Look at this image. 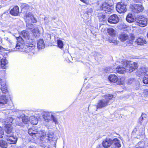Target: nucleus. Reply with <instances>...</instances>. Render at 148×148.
<instances>
[{
	"label": "nucleus",
	"instance_id": "1",
	"mask_svg": "<svg viewBox=\"0 0 148 148\" xmlns=\"http://www.w3.org/2000/svg\"><path fill=\"white\" fill-rule=\"evenodd\" d=\"M118 62L121 65L116 68V71L119 73L123 74L126 72H132L137 67L136 63L132 62L126 60Z\"/></svg>",
	"mask_w": 148,
	"mask_h": 148
},
{
	"label": "nucleus",
	"instance_id": "2",
	"mask_svg": "<svg viewBox=\"0 0 148 148\" xmlns=\"http://www.w3.org/2000/svg\"><path fill=\"white\" fill-rule=\"evenodd\" d=\"M42 116L44 121L46 122H49L52 121V122L55 124H58V120L57 116H55L52 112L44 111L42 113Z\"/></svg>",
	"mask_w": 148,
	"mask_h": 148
},
{
	"label": "nucleus",
	"instance_id": "3",
	"mask_svg": "<svg viewBox=\"0 0 148 148\" xmlns=\"http://www.w3.org/2000/svg\"><path fill=\"white\" fill-rule=\"evenodd\" d=\"M104 97L105 99L100 100L99 101L97 106V109L102 108L111 103L110 101L113 98V95H112L108 94L104 96Z\"/></svg>",
	"mask_w": 148,
	"mask_h": 148
},
{
	"label": "nucleus",
	"instance_id": "4",
	"mask_svg": "<svg viewBox=\"0 0 148 148\" xmlns=\"http://www.w3.org/2000/svg\"><path fill=\"white\" fill-rule=\"evenodd\" d=\"M114 6L112 3H109L106 2L103 3L100 6V9L105 11L106 13L111 12L114 9Z\"/></svg>",
	"mask_w": 148,
	"mask_h": 148
},
{
	"label": "nucleus",
	"instance_id": "5",
	"mask_svg": "<svg viewBox=\"0 0 148 148\" xmlns=\"http://www.w3.org/2000/svg\"><path fill=\"white\" fill-rule=\"evenodd\" d=\"M28 133L31 136H33L34 137L35 136L37 137V138L44 136L45 135V133L43 132L34 130L32 128L29 129Z\"/></svg>",
	"mask_w": 148,
	"mask_h": 148
},
{
	"label": "nucleus",
	"instance_id": "6",
	"mask_svg": "<svg viewBox=\"0 0 148 148\" xmlns=\"http://www.w3.org/2000/svg\"><path fill=\"white\" fill-rule=\"evenodd\" d=\"M117 11L120 13H125L127 10L126 5L122 2L118 3L116 6Z\"/></svg>",
	"mask_w": 148,
	"mask_h": 148
},
{
	"label": "nucleus",
	"instance_id": "7",
	"mask_svg": "<svg viewBox=\"0 0 148 148\" xmlns=\"http://www.w3.org/2000/svg\"><path fill=\"white\" fill-rule=\"evenodd\" d=\"M132 11L135 13L142 12L144 9L143 6L140 4H134L130 6Z\"/></svg>",
	"mask_w": 148,
	"mask_h": 148
},
{
	"label": "nucleus",
	"instance_id": "8",
	"mask_svg": "<svg viewBox=\"0 0 148 148\" xmlns=\"http://www.w3.org/2000/svg\"><path fill=\"white\" fill-rule=\"evenodd\" d=\"M137 25L141 27L146 26L147 24V19L143 16H140L137 20Z\"/></svg>",
	"mask_w": 148,
	"mask_h": 148
},
{
	"label": "nucleus",
	"instance_id": "9",
	"mask_svg": "<svg viewBox=\"0 0 148 148\" xmlns=\"http://www.w3.org/2000/svg\"><path fill=\"white\" fill-rule=\"evenodd\" d=\"M18 42L16 45L14 51H18V50L21 49L24 47V40L21 37H19L17 38Z\"/></svg>",
	"mask_w": 148,
	"mask_h": 148
},
{
	"label": "nucleus",
	"instance_id": "10",
	"mask_svg": "<svg viewBox=\"0 0 148 148\" xmlns=\"http://www.w3.org/2000/svg\"><path fill=\"white\" fill-rule=\"evenodd\" d=\"M119 17L115 14L110 16L108 19V21L111 24H115L117 23L119 21Z\"/></svg>",
	"mask_w": 148,
	"mask_h": 148
},
{
	"label": "nucleus",
	"instance_id": "11",
	"mask_svg": "<svg viewBox=\"0 0 148 148\" xmlns=\"http://www.w3.org/2000/svg\"><path fill=\"white\" fill-rule=\"evenodd\" d=\"M6 139L8 142V144L9 145L11 144H16L17 141V138L13 136V135H6Z\"/></svg>",
	"mask_w": 148,
	"mask_h": 148
},
{
	"label": "nucleus",
	"instance_id": "12",
	"mask_svg": "<svg viewBox=\"0 0 148 148\" xmlns=\"http://www.w3.org/2000/svg\"><path fill=\"white\" fill-rule=\"evenodd\" d=\"M5 126L4 130L8 134L12 135L13 132V127L11 124L5 123Z\"/></svg>",
	"mask_w": 148,
	"mask_h": 148
},
{
	"label": "nucleus",
	"instance_id": "13",
	"mask_svg": "<svg viewBox=\"0 0 148 148\" xmlns=\"http://www.w3.org/2000/svg\"><path fill=\"white\" fill-rule=\"evenodd\" d=\"M24 18L25 19H27V18H28V19H30L32 23H36V19L34 17L33 15L30 12H26L24 15Z\"/></svg>",
	"mask_w": 148,
	"mask_h": 148
},
{
	"label": "nucleus",
	"instance_id": "14",
	"mask_svg": "<svg viewBox=\"0 0 148 148\" xmlns=\"http://www.w3.org/2000/svg\"><path fill=\"white\" fill-rule=\"evenodd\" d=\"M113 143V140L110 138H107L102 142V145L103 147L108 148L110 147Z\"/></svg>",
	"mask_w": 148,
	"mask_h": 148
},
{
	"label": "nucleus",
	"instance_id": "15",
	"mask_svg": "<svg viewBox=\"0 0 148 148\" xmlns=\"http://www.w3.org/2000/svg\"><path fill=\"white\" fill-rule=\"evenodd\" d=\"M16 120L17 121H20V123H17L19 125H21V124L22 122L23 123L25 124L27 123L28 121V117L26 116H24L23 118L20 117L16 119Z\"/></svg>",
	"mask_w": 148,
	"mask_h": 148
},
{
	"label": "nucleus",
	"instance_id": "16",
	"mask_svg": "<svg viewBox=\"0 0 148 148\" xmlns=\"http://www.w3.org/2000/svg\"><path fill=\"white\" fill-rule=\"evenodd\" d=\"M32 36L35 38L38 37L40 34V31L38 27H36L31 31Z\"/></svg>",
	"mask_w": 148,
	"mask_h": 148
},
{
	"label": "nucleus",
	"instance_id": "17",
	"mask_svg": "<svg viewBox=\"0 0 148 148\" xmlns=\"http://www.w3.org/2000/svg\"><path fill=\"white\" fill-rule=\"evenodd\" d=\"M129 36L125 33H122L119 35V39L122 42H124L128 39Z\"/></svg>",
	"mask_w": 148,
	"mask_h": 148
},
{
	"label": "nucleus",
	"instance_id": "18",
	"mask_svg": "<svg viewBox=\"0 0 148 148\" xmlns=\"http://www.w3.org/2000/svg\"><path fill=\"white\" fill-rule=\"evenodd\" d=\"M137 45H142L146 43V41L145 39L142 37H139L135 41Z\"/></svg>",
	"mask_w": 148,
	"mask_h": 148
},
{
	"label": "nucleus",
	"instance_id": "19",
	"mask_svg": "<svg viewBox=\"0 0 148 148\" xmlns=\"http://www.w3.org/2000/svg\"><path fill=\"white\" fill-rule=\"evenodd\" d=\"M19 12V8L18 6H16L11 10L10 13L12 15L16 16L18 15Z\"/></svg>",
	"mask_w": 148,
	"mask_h": 148
},
{
	"label": "nucleus",
	"instance_id": "20",
	"mask_svg": "<svg viewBox=\"0 0 148 148\" xmlns=\"http://www.w3.org/2000/svg\"><path fill=\"white\" fill-rule=\"evenodd\" d=\"M37 47L38 49H43L45 48V44L42 39H40L37 42Z\"/></svg>",
	"mask_w": 148,
	"mask_h": 148
},
{
	"label": "nucleus",
	"instance_id": "21",
	"mask_svg": "<svg viewBox=\"0 0 148 148\" xmlns=\"http://www.w3.org/2000/svg\"><path fill=\"white\" fill-rule=\"evenodd\" d=\"M108 79L111 82L115 83L117 82L118 78L115 74H111L109 76Z\"/></svg>",
	"mask_w": 148,
	"mask_h": 148
},
{
	"label": "nucleus",
	"instance_id": "22",
	"mask_svg": "<svg viewBox=\"0 0 148 148\" xmlns=\"http://www.w3.org/2000/svg\"><path fill=\"white\" fill-rule=\"evenodd\" d=\"M3 82V83L1 84V90L3 93H5L8 92L7 86L5 82Z\"/></svg>",
	"mask_w": 148,
	"mask_h": 148
},
{
	"label": "nucleus",
	"instance_id": "23",
	"mask_svg": "<svg viewBox=\"0 0 148 148\" xmlns=\"http://www.w3.org/2000/svg\"><path fill=\"white\" fill-rule=\"evenodd\" d=\"M107 32L108 34L111 36H114L116 34V31L112 28L110 27L108 28Z\"/></svg>",
	"mask_w": 148,
	"mask_h": 148
},
{
	"label": "nucleus",
	"instance_id": "24",
	"mask_svg": "<svg viewBox=\"0 0 148 148\" xmlns=\"http://www.w3.org/2000/svg\"><path fill=\"white\" fill-rule=\"evenodd\" d=\"M1 66L3 69H6V65L8 63V62L5 58H1Z\"/></svg>",
	"mask_w": 148,
	"mask_h": 148
},
{
	"label": "nucleus",
	"instance_id": "25",
	"mask_svg": "<svg viewBox=\"0 0 148 148\" xmlns=\"http://www.w3.org/2000/svg\"><path fill=\"white\" fill-rule=\"evenodd\" d=\"M22 36L26 39H30L29 32L27 31L24 30L22 32Z\"/></svg>",
	"mask_w": 148,
	"mask_h": 148
},
{
	"label": "nucleus",
	"instance_id": "26",
	"mask_svg": "<svg viewBox=\"0 0 148 148\" xmlns=\"http://www.w3.org/2000/svg\"><path fill=\"white\" fill-rule=\"evenodd\" d=\"M9 144L4 140H0V147L2 148H8Z\"/></svg>",
	"mask_w": 148,
	"mask_h": 148
},
{
	"label": "nucleus",
	"instance_id": "27",
	"mask_svg": "<svg viewBox=\"0 0 148 148\" xmlns=\"http://www.w3.org/2000/svg\"><path fill=\"white\" fill-rule=\"evenodd\" d=\"M126 19L127 21L129 23H132L134 21L132 15L130 13H129L127 15Z\"/></svg>",
	"mask_w": 148,
	"mask_h": 148
},
{
	"label": "nucleus",
	"instance_id": "28",
	"mask_svg": "<svg viewBox=\"0 0 148 148\" xmlns=\"http://www.w3.org/2000/svg\"><path fill=\"white\" fill-rule=\"evenodd\" d=\"M31 123L33 125H36L38 123V119L34 116H31L30 117Z\"/></svg>",
	"mask_w": 148,
	"mask_h": 148
},
{
	"label": "nucleus",
	"instance_id": "29",
	"mask_svg": "<svg viewBox=\"0 0 148 148\" xmlns=\"http://www.w3.org/2000/svg\"><path fill=\"white\" fill-rule=\"evenodd\" d=\"M147 115L145 114H142L141 116L139 118L138 123H142L143 120H145L146 119Z\"/></svg>",
	"mask_w": 148,
	"mask_h": 148
},
{
	"label": "nucleus",
	"instance_id": "30",
	"mask_svg": "<svg viewBox=\"0 0 148 148\" xmlns=\"http://www.w3.org/2000/svg\"><path fill=\"white\" fill-rule=\"evenodd\" d=\"M21 8L23 10H27L29 8V6L25 3H21Z\"/></svg>",
	"mask_w": 148,
	"mask_h": 148
},
{
	"label": "nucleus",
	"instance_id": "31",
	"mask_svg": "<svg viewBox=\"0 0 148 148\" xmlns=\"http://www.w3.org/2000/svg\"><path fill=\"white\" fill-rule=\"evenodd\" d=\"M125 79L123 77H121L118 78V80H117L116 82L119 85H122L124 83Z\"/></svg>",
	"mask_w": 148,
	"mask_h": 148
},
{
	"label": "nucleus",
	"instance_id": "32",
	"mask_svg": "<svg viewBox=\"0 0 148 148\" xmlns=\"http://www.w3.org/2000/svg\"><path fill=\"white\" fill-rule=\"evenodd\" d=\"M57 45L58 47L62 49L63 48L64 44L63 42L60 39L57 40Z\"/></svg>",
	"mask_w": 148,
	"mask_h": 148
},
{
	"label": "nucleus",
	"instance_id": "33",
	"mask_svg": "<svg viewBox=\"0 0 148 148\" xmlns=\"http://www.w3.org/2000/svg\"><path fill=\"white\" fill-rule=\"evenodd\" d=\"M143 82L144 84H148V74L145 75L143 78Z\"/></svg>",
	"mask_w": 148,
	"mask_h": 148
},
{
	"label": "nucleus",
	"instance_id": "34",
	"mask_svg": "<svg viewBox=\"0 0 148 148\" xmlns=\"http://www.w3.org/2000/svg\"><path fill=\"white\" fill-rule=\"evenodd\" d=\"M114 140L115 142L114 145L116 146L119 148L121 147V145L119 140L116 138L114 139Z\"/></svg>",
	"mask_w": 148,
	"mask_h": 148
},
{
	"label": "nucleus",
	"instance_id": "35",
	"mask_svg": "<svg viewBox=\"0 0 148 148\" xmlns=\"http://www.w3.org/2000/svg\"><path fill=\"white\" fill-rule=\"evenodd\" d=\"M13 121V119L12 117H9L7 118L6 120L5 123L7 124H11V123H12Z\"/></svg>",
	"mask_w": 148,
	"mask_h": 148
},
{
	"label": "nucleus",
	"instance_id": "36",
	"mask_svg": "<svg viewBox=\"0 0 148 148\" xmlns=\"http://www.w3.org/2000/svg\"><path fill=\"white\" fill-rule=\"evenodd\" d=\"M34 25L31 23L28 22L26 23V26L27 29H32L34 28Z\"/></svg>",
	"mask_w": 148,
	"mask_h": 148
},
{
	"label": "nucleus",
	"instance_id": "37",
	"mask_svg": "<svg viewBox=\"0 0 148 148\" xmlns=\"http://www.w3.org/2000/svg\"><path fill=\"white\" fill-rule=\"evenodd\" d=\"M139 71L141 73V74H143L145 73L147 71V69L146 68L143 67L140 69Z\"/></svg>",
	"mask_w": 148,
	"mask_h": 148
},
{
	"label": "nucleus",
	"instance_id": "38",
	"mask_svg": "<svg viewBox=\"0 0 148 148\" xmlns=\"http://www.w3.org/2000/svg\"><path fill=\"white\" fill-rule=\"evenodd\" d=\"M51 134L49 135H47V137L48 138L49 140H51L54 137L53 133V132H51Z\"/></svg>",
	"mask_w": 148,
	"mask_h": 148
},
{
	"label": "nucleus",
	"instance_id": "39",
	"mask_svg": "<svg viewBox=\"0 0 148 148\" xmlns=\"http://www.w3.org/2000/svg\"><path fill=\"white\" fill-rule=\"evenodd\" d=\"M105 71L106 73H110L113 72V70L112 69V68L111 67H108L106 68L105 69Z\"/></svg>",
	"mask_w": 148,
	"mask_h": 148
},
{
	"label": "nucleus",
	"instance_id": "40",
	"mask_svg": "<svg viewBox=\"0 0 148 148\" xmlns=\"http://www.w3.org/2000/svg\"><path fill=\"white\" fill-rule=\"evenodd\" d=\"M4 134V132L1 127H0V138H2Z\"/></svg>",
	"mask_w": 148,
	"mask_h": 148
},
{
	"label": "nucleus",
	"instance_id": "41",
	"mask_svg": "<svg viewBox=\"0 0 148 148\" xmlns=\"http://www.w3.org/2000/svg\"><path fill=\"white\" fill-rule=\"evenodd\" d=\"M92 10L91 8H90L87 11V14L89 15L91 14L92 12Z\"/></svg>",
	"mask_w": 148,
	"mask_h": 148
},
{
	"label": "nucleus",
	"instance_id": "42",
	"mask_svg": "<svg viewBox=\"0 0 148 148\" xmlns=\"http://www.w3.org/2000/svg\"><path fill=\"white\" fill-rule=\"evenodd\" d=\"M111 42H112L114 43L115 45H117L119 43L118 41L114 39L112 40Z\"/></svg>",
	"mask_w": 148,
	"mask_h": 148
},
{
	"label": "nucleus",
	"instance_id": "43",
	"mask_svg": "<svg viewBox=\"0 0 148 148\" xmlns=\"http://www.w3.org/2000/svg\"><path fill=\"white\" fill-rule=\"evenodd\" d=\"M134 79L133 78H131L129 79L128 80V83L129 84H131L134 81Z\"/></svg>",
	"mask_w": 148,
	"mask_h": 148
},
{
	"label": "nucleus",
	"instance_id": "44",
	"mask_svg": "<svg viewBox=\"0 0 148 148\" xmlns=\"http://www.w3.org/2000/svg\"><path fill=\"white\" fill-rule=\"evenodd\" d=\"M101 26L102 27V29H101V31L103 32L105 30V28L104 27L103 25H102L100 26V28H101Z\"/></svg>",
	"mask_w": 148,
	"mask_h": 148
},
{
	"label": "nucleus",
	"instance_id": "45",
	"mask_svg": "<svg viewBox=\"0 0 148 148\" xmlns=\"http://www.w3.org/2000/svg\"><path fill=\"white\" fill-rule=\"evenodd\" d=\"M29 47H31V48H29L30 49H33L34 48V46H33V45H32V46H30L29 45Z\"/></svg>",
	"mask_w": 148,
	"mask_h": 148
},
{
	"label": "nucleus",
	"instance_id": "46",
	"mask_svg": "<svg viewBox=\"0 0 148 148\" xmlns=\"http://www.w3.org/2000/svg\"><path fill=\"white\" fill-rule=\"evenodd\" d=\"M52 132L51 131H50V130H49V131H48V133L47 134V135H50L51 134V133H49L50 132Z\"/></svg>",
	"mask_w": 148,
	"mask_h": 148
},
{
	"label": "nucleus",
	"instance_id": "47",
	"mask_svg": "<svg viewBox=\"0 0 148 148\" xmlns=\"http://www.w3.org/2000/svg\"><path fill=\"white\" fill-rule=\"evenodd\" d=\"M81 1L85 3H86V0H80Z\"/></svg>",
	"mask_w": 148,
	"mask_h": 148
},
{
	"label": "nucleus",
	"instance_id": "48",
	"mask_svg": "<svg viewBox=\"0 0 148 148\" xmlns=\"http://www.w3.org/2000/svg\"><path fill=\"white\" fill-rule=\"evenodd\" d=\"M48 19V17H45L44 18V20L45 21H46V20H47Z\"/></svg>",
	"mask_w": 148,
	"mask_h": 148
},
{
	"label": "nucleus",
	"instance_id": "49",
	"mask_svg": "<svg viewBox=\"0 0 148 148\" xmlns=\"http://www.w3.org/2000/svg\"><path fill=\"white\" fill-rule=\"evenodd\" d=\"M3 81H2V79H0V84H3Z\"/></svg>",
	"mask_w": 148,
	"mask_h": 148
},
{
	"label": "nucleus",
	"instance_id": "50",
	"mask_svg": "<svg viewBox=\"0 0 148 148\" xmlns=\"http://www.w3.org/2000/svg\"><path fill=\"white\" fill-rule=\"evenodd\" d=\"M145 94H146L147 95H148V91H146L145 92Z\"/></svg>",
	"mask_w": 148,
	"mask_h": 148
},
{
	"label": "nucleus",
	"instance_id": "51",
	"mask_svg": "<svg viewBox=\"0 0 148 148\" xmlns=\"http://www.w3.org/2000/svg\"><path fill=\"white\" fill-rule=\"evenodd\" d=\"M97 148H101V147L100 146L98 145Z\"/></svg>",
	"mask_w": 148,
	"mask_h": 148
},
{
	"label": "nucleus",
	"instance_id": "52",
	"mask_svg": "<svg viewBox=\"0 0 148 148\" xmlns=\"http://www.w3.org/2000/svg\"><path fill=\"white\" fill-rule=\"evenodd\" d=\"M111 40H110H110H109V42H110L111 43V42H111Z\"/></svg>",
	"mask_w": 148,
	"mask_h": 148
},
{
	"label": "nucleus",
	"instance_id": "53",
	"mask_svg": "<svg viewBox=\"0 0 148 148\" xmlns=\"http://www.w3.org/2000/svg\"><path fill=\"white\" fill-rule=\"evenodd\" d=\"M103 21H105V18H103Z\"/></svg>",
	"mask_w": 148,
	"mask_h": 148
}]
</instances>
